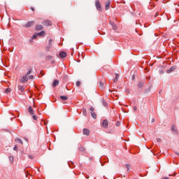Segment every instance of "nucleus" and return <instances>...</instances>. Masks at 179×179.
<instances>
[{
	"label": "nucleus",
	"mask_w": 179,
	"mask_h": 179,
	"mask_svg": "<svg viewBox=\"0 0 179 179\" xmlns=\"http://www.w3.org/2000/svg\"><path fill=\"white\" fill-rule=\"evenodd\" d=\"M90 114L92 118L96 120L97 118V115H96V113H94V108L93 106H91L90 108Z\"/></svg>",
	"instance_id": "obj_1"
},
{
	"label": "nucleus",
	"mask_w": 179,
	"mask_h": 179,
	"mask_svg": "<svg viewBox=\"0 0 179 179\" xmlns=\"http://www.w3.org/2000/svg\"><path fill=\"white\" fill-rule=\"evenodd\" d=\"M95 6H96L97 10H99V12H101L103 8H101V4H100V1H96L95 2Z\"/></svg>",
	"instance_id": "obj_2"
},
{
	"label": "nucleus",
	"mask_w": 179,
	"mask_h": 179,
	"mask_svg": "<svg viewBox=\"0 0 179 179\" xmlns=\"http://www.w3.org/2000/svg\"><path fill=\"white\" fill-rule=\"evenodd\" d=\"M51 48H52V39L49 40L48 45V46H46L45 50H47L48 51H50Z\"/></svg>",
	"instance_id": "obj_3"
},
{
	"label": "nucleus",
	"mask_w": 179,
	"mask_h": 179,
	"mask_svg": "<svg viewBox=\"0 0 179 179\" xmlns=\"http://www.w3.org/2000/svg\"><path fill=\"white\" fill-rule=\"evenodd\" d=\"M105 9L106 10H108V9H110V6L111 5V1L108 0L107 1L105 2Z\"/></svg>",
	"instance_id": "obj_4"
},
{
	"label": "nucleus",
	"mask_w": 179,
	"mask_h": 179,
	"mask_svg": "<svg viewBox=\"0 0 179 179\" xmlns=\"http://www.w3.org/2000/svg\"><path fill=\"white\" fill-rule=\"evenodd\" d=\"M29 80V78H27V75H24L22 76V78L20 79V82L22 83H24Z\"/></svg>",
	"instance_id": "obj_5"
},
{
	"label": "nucleus",
	"mask_w": 179,
	"mask_h": 179,
	"mask_svg": "<svg viewBox=\"0 0 179 179\" xmlns=\"http://www.w3.org/2000/svg\"><path fill=\"white\" fill-rule=\"evenodd\" d=\"M102 127L103 128H108V121L107 120H104L102 122Z\"/></svg>",
	"instance_id": "obj_6"
},
{
	"label": "nucleus",
	"mask_w": 179,
	"mask_h": 179,
	"mask_svg": "<svg viewBox=\"0 0 179 179\" xmlns=\"http://www.w3.org/2000/svg\"><path fill=\"white\" fill-rule=\"evenodd\" d=\"M34 24V21H30L25 24V27L27 28L31 27V26H33Z\"/></svg>",
	"instance_id": "obj_7"
},
{
	"label": "nucleus",
	"mask_w": 179,
	"mask_h": 179,
	"mask_svg": "<svg viewBox=\"0 0 179 179\" xmlns=\"http://www.w3.org/2000/svg\"><path fill=\"white\" fill-rule=\"evenodd\" d=\"M51 23L50 20H45L42 22V24H44V26H51Z\"/></svg>",
	"instance_id": "obj_8"
},
{
	"label": "nucleus",
	"mask_w": 179,
	"mask_h": 179,
	"mask_svg": "<svg viewBox=\"0 0 179 179\" xmlns=\"http://www.w3.org/2000/svg\"><path fill=\"white\" fill-rule=\"evenodd\" d=\"M110 24L112 26V29H113V30H117V24H115V23H114V22H110Z\"/></svg>",
	"instance_id": "obj_9"
},
{
	"label": "nucleus",
	"mask_w": 179,
	"mask_h": 179,
	"mask_svg": "<svg viewBox=\"0 0 179 179\" xmlns=\"http://www.w3.org/2000/svg\"><path fill=\"white\" fill-rule=\"evenodd\" d=\"M28 111L31 115H34V110H33V108L31 106H29L28 108Z\"/></svg>",
	"instance_id": "obj_10"
},
{
	"label": "nucleus",
	"mask_w": 179,
	"mask_h": 179,
	"mask_svg": "<svg viewBox=\"0 0 179 179\" xmlns=\"http://www.w3.org/2000/svg\"><path fill=\"white\" fill-rule=\"evenodd\" d=\"M66 52H59V57L60 58H66Z\"/></svg>",
	"instance_id": "obj_11"
},
{
	"label": "nucleus",
	"mask_w": 179,
	"mask_h": 179,
	"mask_svg": "<svg viewBox=\"0 0 179 179\" xmlns=\"http://www.w3.org/2000/svg\"><path fill=\"white\" fill-rule=\"evenodd\" d=\"M58 85H59V81H58L57 80H55L52 83V87H57Z\"/></svg>",
	"instance_id": "obj_12"
},
{
	"label": "nucleus",
	"mask_w": 179,
	"mask_h": 179,
	"mask_svg": "<svg viewBox=\"0 0 179 179\" xmlns=\"http://www.w3.org/2000/svg\"><path fill=\"white\" fill-rule=\"evenodd\" d=\"M173 71H176V67L172 66L166 71V73H171Z\"/></svg>",
	"instance_id": "obj_13"
},
{
	"label": "nucleus",
	"mask_w": 179,
	"mask_h": 179,
	"mask_svg": "<svg viewBox=\"0 0 179 179\" xmlns=\"http://www.w3.org/2000/svg\"><path fill=\"white\" fill-rule=\"evenodd\" d=\"M83 134H84V135L89 136V135H90V131L87 129H84Z\"/></svg>",
	"instance_id": "obj_14"
},
{
	"label": "nucleus",
	"mask_w": 179,
	"mask_h": 179,
	"mask_svg": "<svg viewBox=\"0 0 179 179\" xmlns=\"http://www.w3.org/2000/svg\"><path fill=\"white\" fill-rule=\"evenodd\" d=\"M60 99L63 101H66L69 99V96H60Z\"/></svg>",
	"instance_id": "obj_15"
},
{
	"label": "nucleus",
	"mask_w": 179,
	"mask_h": 179,
	"mask_svg": "<svg viewBox=\"0 0 179 179\" xmlns=\"http://www.w3.org/2000/svg\"><path fill=\"white\" fill-rule=\"evenodd\" d=\"M36 30H43V25L41 24L36 25Z\"/></svg>",
	"instance_id": "obj_16"
},
{
	"label": "nucleus",
	"mask_w": 179,
	"mask_h": 179,
	"mask_svg": "<svg viewBox=\"0 0 179 179\" xmlns=\"http://www.w3.org/2000/svg\"><path fill=\"white\" fill-rule=\"evenodd\" d=\"M15 142H17V143H20L21 145H23V141H22V140L19 138L15 139Z\"/></svg>",
	"instance_id": "obj_17"
},
{
	"label": "nucleus",
	"mask_w": 179,
	"mask_h": 179,
	"mask_svg": "<svg viewBox=\"0 0 179 179\" xmlns=\"http://www.w3.org/2000/svg\"><path fill=\"white\" fill-rule=\"evenodd\" d=\"M118 76H120L118 74H115V79L113 80V82L115 83H117V82H118Z\"/></svg>",
	"instance_id": "obj_18"
},
{
	"label": "nucleus",
	"mask_w": 179,
	"mask_h": 179,
	"mask_svg": "<svg viewBox=\"0 0 179 179\" xmlns=\"http://www.w3.org/2000/svg\"><path fill=\"white\" fill-rule=\"evenodd\" d=\"M18 90H20V92H24V87L22 85H19L18 86Z\"/></svg>",
	"instance_id": "obj_19"
},
{
	"label": "nucleus",
	"mask_w": 179,
	"mask_h": 179,
	"mask_svg": "<svg viewBox=\"0 0 179 179\" xmlns=\"http://www.w3.org/2000/svg\"><path fill=\"white\" fill-rule=\"evenodd\" d=\"M44 34H45V32L44 31H42L38 33L37 36H44Z\"/></svg>",
	"instance_id": "obj_20"
},
{
	"label": "nucleus",
	"mask_w": 179,
	"mask_h": 179,
	"mask_svg": "<svg viewBox=\"0 0 179 179\" xmlns=\"http://www.w3.org/2000/svg\"><path fill=\"white\" fill-rule=\"evenodd\" d=\"M83 115H85V117H86V115H87V112L85 108L83 109Z\"/></svg>",
	"instance_id": "obj_21"
},
{
	"label": "nucleus",
	"mask_w": 179,
	"mask_h": 179,
	"mask_svg": "<svg viewBox=\"0 0 179 179\" xmlns=\"http://www.w3.org/2000/svg\"><path fill=\"white\" fill-rule=\"evenodd\" d=\"M99 85H100V87H101V89L104 88V83L100 81L99 82Z\"/></svg>",
	"instance_id": "obj_22"
},
{
	"label": "nucleus",
	"mask_w": 179,
	"mask_h": 179,
	"mask_svg": "<svg viewBox=\"0 0 179 179\" xmlns=\"http://www.w3.org/2000/svg\"><path fill=\"white\" fill-rule=\"evenodd\" d=\"M143 85H144L143 83L141 82L138 83V87H140V89H142V87H143Z\"/></svg>",
	"instance_id": "obj_23"
},
{
	"label": "nucleus",
	"mask_w": 179,
	"mask_h": 179,
	"mask_svg": "<svg viewBox=\"0 0 179 179\" xmlns=\"http://www.w3.org/2000/svg\"><path fill=\"white\" fill-rule=\"evenodd\" d=\"M80 152H85V148L83 146L79 147Z\"/></svg>",
	"instance_id": "obj_24"
},
{
	"label": "nucleus",
	"mask_w": 179,
	"mask_h": 179,
	"mask_svg": "<svg viewBox=\"0 0 179 179\" xmlns=\"http://www.w3.org/2000/svg\"><path fill=\"white\" fill-rule=\"evenodd\" d=\"M171 129L173 131V132H176V127L174 125L171 126Z\"/></svg>",
	"instance_id": "obj_25"
},
{
	"label": "nucleus",
	"mask_w": 179,
	"mask_h": 179,
	"mask_svg": "<svg viewBox=\"0 0 179 179\" xmlns=\"http://www.w3.org/2000/svg\"><path fill=\"white\" fill-rule=\"evenodd\" d=\"M126 167H127V171H129L131 166H129V164H126Z\"/></svg>",
	"instance_id": "obj_26"
},
{
	"label": "nucleus",
	"mask_w": 179,
	"mask_h": 179,
	"mask_svg": "<svg viewBox=\"0 0 179 179\" xmlns=\"http://www.w3.org/2000/svg\"><path fill=\"white\" fill-rule=\"evenodd\" d=\"M5 93H10V88H7L5 90Z\"/></svg>",
	"instance_id": "obj_27"
},
{
	"label": "nucleus",
	"mask_w": 179,
	"mask_h": 179,
	"mask_svg": "<svg viewBox=\"0 0 179 179\" xmlns=\"http://www.w3.org/2000/svg\"><path fill=\"white\" fill-rule=\"evenodd\" d=\"M8 159H9L10 162H11V163H13V157L12 156H10L8 157Z\"/></svg>",
	"instance_id": "obj_28"
},
{
	"label": "nucleus",
	"mask_w": 179,
	"mask_h": 179,
	"mask_svg": "<svg viewBox=\"0 0 179 179\" xmlns=\"http://www.w3.org/2000/svg\"><path fill=\"white\" fill-rule=\"evenodd\" d=\"M157 142H158L159 143H162V138H157Z\"/></svg>",
	"instance_id": "obj_29"
},
{
	"label": "nucleus",
	"mask_w": 179,
	"mask_h": 179,
	"mask_svg": "<svg viewBox=\"0 0 179 179\" xmlns=\"http://www.w3.org/2000/svg\"><path fill=\"white\" fill-rule=\"evenodd\" d=\"M30 73H31V70H29L28 72L27 73V76H29V75H30Z\"/></svg>",
	"instance_id": "obj_30"
},
{
	"label": "nucleus",
	"mask_w": 179,
	"mask_h": 179,
	"mask_svg": "<svg viewBox=\"0 0 179 179\" xmlns=\"http://www.w3.org/2000/svg\"><path fill=\"white\" fill-rule=\"evenodd\" d=\"M36 38H37V34L36 35L34 34L33 36H32V39L34 40Z\"/></svg>",
	"instance_id": "obj_31"
},
{
	"label": "nucleus",
	"mask_w": 179,
	"mask_h": 179,
	"mask_svg": "<svg viewBox=\"0 0 179 179\" xmlns=\"http://www.w3.org/2000/svg\"><path fill=\"white\" fill-rule=\"evenodd\" d=\"M103 105L104 106V107H107V103L106 101H102Z\"/></svg>",
	"instance_id": "obj_32"
},
{
	"label": "nucleus",
	"mask_w": 179,
	"mask_h": 179,
	"mask_svg": "<svg viewBox=\"0 0 179 179\" xmlns=\"http://www.w3.org/2000/svg\"><path fill=\"white\" fill-rule=\"evenodd\" d=\"M76 86H78V87L80 86V81L76 82Z\"/></svg>",
	"instance_id": "obj_33"
},
{
	"label": "nucleus",
	"mask_w": 179,
	"mask_h": 179,
	"mask_svg": "<svg viewBox=\"0 0 179 179\" xmlns=\"http://www.w3.org/2000/svg\"><path fill=\"white\" fill-rule=\"evenodd\" d=\"M120 125H121V122H116V127H120Z\"/></svg>",
	"instance_id": "obj_34"
},
{
	"label": "nucleus",
	"mask_w": 179,
	"mask_h": 179,
	"mask_svg": "<svg viewBox=\"0 0 179 179\" xmlns=\"http://www.w3.org/2000/svg\"><path fill=\"white\" fill-rule=\"evenodd\" d=\"M13 150L17 151V145L14 146Z\"/></svg>",
	"instance_id": "obj_35"
},
{
	"label": "nucleus",
	"mask_w": 179,
	"mask_h": 179,
	"mask_svg": "<svg viewBox=\"0 0 179 179\" xmlns=\"http://www.w3.org/2000/svg\"><path fill=\"white\" fill-rule=\"evenodd\" d=\"M159 73H160L161 75H163V73H164V71H163V70H159Z\"/></svg>",
	"instance_id": "obj_36"
},
{
	"label": "nucleus",
	"mask_w": 179,
	"mask_h": 179,
	"mask_svg": "<svg viewBox=\"0 0 179 179\" xmlns=\"http://www.w3.org/2000/svg\"><path fill=\"white\" fill-rule=\"evenodd\" d=\"M33 120H34L35 121L37 120V116L36 115H33Z\"/></svg>",
	"instance_id": "obj_37"
},
{
	"label": "nucleus",
	"mask_w": 179,
	"mask_h": 179,
	"mask_svg": "<svg viewBox=\"0 0 179 179\" xmlns=\"http://www.w3.org/2000/svg\"><path fill=\"white\" fill-rule=\"evenodd\" d=\"M33 78H34V76H29V79H33Z\"/></svg>",
	"instance_id": "obj_38"
},
{
	"label": "nucleus",
	"mask_w": 179,
	"mask_h": 179,
	"mask_svg": "<svg viewBox=\"0 0 179 179\" xmlns=\"http://www.w3.org/2000/svg\"><path fill=\"white\" fill-rule=\"evenodd\" d=\"M29 159H34V157L32 155H29Z\"/></svg>",
	"instance_id": "obj_39"
},
{
	"label": "nucleus",
	"mask_w": 179,
	"mask_h": 179,
	"mask_svg": "<svg viewBox=\"0 0 179 179\" xmlns=\"http://www.w3.org/2000/svg\"><path fill=\"white\" fill-rule=\"evenodd\" d=\"M47 58H48V59H51L52 57L51 56H48Z\"/></svg>",
	"instance_id": "obj_40"
},
{
	"label": "nucleus",
	"mask_w": 179,
	"mask_h": 179,
	"mask_svg": "<svg viewBox=\"0 0 179 179\" xmlns=\"http://www.w3.org/2000/svg\"><path fill=\"white\" fill-rule=\"evenodd\" d=\"M136 110H137L136 106H134V111H136Z\"/></svg>",
	"instance_id": "obj_41"
},
{
	"label": "nucleus",
	"mask_w": 179,
	"mask_h": 179,
	"mask_svg": "<svg viewBox=\"0 0 179 179\" xmlns=\"http://www.w3.org/2000/svg\"><path fill=\"white\" fill-rule=\"evenodd\" d=\"M132 80H135V76H133L132 77Z\"/></svg>",
	"instance_id": "obj_42"
},
{
	"label": "nucleus",
	"mask_w": 179,
	"mask_h": 179,
	"mask_svg": "<svg viewBox=\"0 0 179 179\" xmlns=\"http://www.w3.org/2000/svg\"><path fill=\"white\" fill-rule=\"evenodd\" d=\"M31 10H33V11H34V8L31 7Z\"/></svg>",
	"instance_id": "obj_43"
},
{
	"label": "nucleus",
	"mask_w": 179,
	"mask_h": 179,
	"mask_svg": "<svg viewBox=\"0 0 179 179\" xmlns=\"http://www.w3.org/2000/svg\"><path fill=\"white\" fill-rule=\"evenodd\" d=\"M163 179H170L169 178L165 177Z\"/></svg>",
	"instance_id": "obj_44"
},
{
	"label": "nucleus",
	"mask_w": 179,
	"mask_h": 179,
	"mask_svg": "<svg viewBox=\"0 0 179 179\" xmlns=\"http://www.w3.org/2000/svg\"><path fill=\"white\" fill-rule=\"evenodd\" d=\"M152 122H155V119H152Z\"/></svg>",
	"instance_id": "obj_45"
},
{
	"label": "nucleus",
	"mask_w": 179,
	"mask_h": 179,
	"mask_svg": "<svg viewBox=\"0 0 179 179\" xmlns=\"http://www.w3.org/2000/svg\"><path fill=\"white\" fill-rule=\"evenodd\" d=\"M169 176H173V175H169ZM173 176H176V174H173Z\"/></svg>",
	"instance_id": "obj_46"
}]
</instances>
